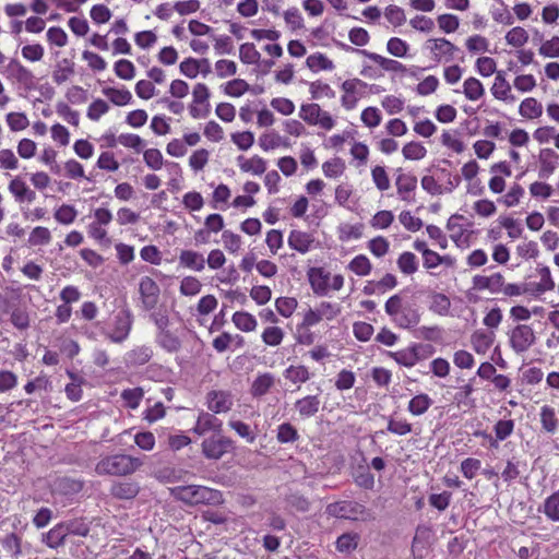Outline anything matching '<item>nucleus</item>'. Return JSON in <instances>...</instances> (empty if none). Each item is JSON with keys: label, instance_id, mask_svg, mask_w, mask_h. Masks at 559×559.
Wrapping results in <instances>:
<instances>
[{"label": "nucleus", "instance_id": "f257e3e1", "mask_svg": "<svg viewBox=\"0 0 559 559\" xmlns=\"http://www.w3.org/2000/svg\"><path fill=\"white\" fill-rule=\"evenodd\" d=\"M170 495L188 506L218 504L223 501L219 490L200 485L177 486L170 489Z\"/></svg>", "mask_w": 559, "mask_h": 559}, {"label": "nucleus", "instance_id": "f03ea898", "mask_svg": "<svg viewBox=\"0 0 559 559\" xmlns=\"http://www.w3.org/2000/svg\"><path fill=\"white\" fill-rule=\"evenodd\" d=\"M143 462L128 454H111L102 457L95 466L99 476H127L136 472Z\"/></svg>", "mask_w": 559, "mask_h": 559}, {"label": "nucleus", "instance_id": "7ed1b4c3", "mask_svg": "<svg viewBox=\"0 0 559 559\" xmlns=\"http://www.w3.org/2000/svg\"><path fill=\"white\" fill-rule=\"evenodd\" d=\"M384 309L391 320L400 328L409 329L419 322L417 309L406 302L400 294L391 296L386 300Z\"/></svg>", "mask_w": 559, "mask_h": 559}, {"label": "nucleus", "instance_id": "20e7f679", "mask_svg": "<svg viewBox=\"0 0 559 559\" xmlns=\"http://www.w3.org/2000/svg\"><path fill=\"white\" fill-rule=\"evenodd\" d=\"M201 449L202 454L207 460L217 461L234 450V441L228 437L222 436L221 432L214 433L202 441Z\"/></svg>", "mask_w": 559, "mask_h": 559}, {"label": "nucleus", "instance_id": "39448f33", "mask_svg": "<svg viewBox=\"0 0 559 559\" xmlns=\"http://www.w3.org/2000/svg\"><path fill=\"white\" fill-rule=\"evenodd\" d=\"M299 117L310 126H319L324 130H331L335 126L332 116L321 109L316 103L302 104L299 110Z\"/></svg>", "mask_w": 559, "mask_h": 559}, {"label": "nucleus", "instance_id": "423d86ee", "mask_svg": "<svg viewBox=\"0 0 559 559\" xmlns=\"http://www.w3.org/2000/svg\"><path fill=\"white\" fill-rule=\"evenodd\" d=\"M192 103L189 107L190 115L194 119L206 118L210 115L211 105L209 103L210 91L203 83H198L192 92Z\"/></svg>", "mask_w": 559, "mask_h": 559}, {"label": "nucleus", "instance_id": "0eeeda50", "mask_svg": "<svg viewBox=\"0 0 559 559\" xmlns=\"http://www.w3.org/2000/svg\"><path fill=\"white\" fill-rule=\"evenodd\" d=\"M426 48L431 52L436 62H450L460 50L447 38H430L426 41Z\"/></svg>", "mask_w": 559, "mask_h": 559}, {"label": "nucleus", "instance_id": "6e6552de", "mask_svg": "<svg viewBox=\"0 0 559 559\" xmlns=\"http://www.w3.org/2000/svg\"><path fill=\"white\" fill-rule=\"evenodd\" d=\"M367 86L368 84L360 79H349L344 81L341 85L343 91V95L341 97L342 106L346 110L354 109Z\"/></svg>", "mask_w": 559, "mask_h": 559}, {"label": "nucleus", "instance_id": "1a4fd4ad", "mask_svg": "<svg viewBox=\"0 0 559 559\" xmlns=\"http://www.w3.org/2000/svg\"><path fill=\"white\" fill-rule=\"evenodd\" d=\"M365 512V507L356 501H336L326 506V513L334 518L356 520Z\"/></svg>", "mask_w": 559, "mask_h": 559}, {"label": "nucleus", "instance_id": "9d476101", "mask_svg": "<svg viewBox=\"0 0 559 559\" xmlns=\"http://www.w3.org/2000/svg\"><path fill=\"white\" fill-rule=\"evenodd\" d=\"M159 286L157 283L148 277L143 276L139 283V293L141 295L142 306L145 310H152L158 302Z\"/></svg>", "mask_w": 559, "mask_h": 559}, {"label": "nucleus", "instance_id": "9b49d317", "mask_svg": "<svg viewBox=\"0 0 559 559\" xmlns=\"http://www.w3.org/2000/svg\"><path fill=\"white\" fill-rule=\"evenodd\" d=\"M4 73L8 79L16 81L19 84H21L23 87L27 90L34 86V74L16 59L10 60V62L5 67Z\"/></svg>", "mask_w": 559, "mask_h": 559}, {"label": "nucleus", "instance_id": "f8f14e48", "mask_svg": "<svg viewBox=\"0 0 559 559\" xmlns=\"http://www.w3.org/2000/svg\"><path fill=\"white\" fill-rule=\"evenodd\" d=\"M433 531L429 525H418L412 542V554L415 559H424L425 551L431 545Z\"/></svg>", "mask_w": 559, "mask_h": 559}, {"label": "nucleus", "instance_id": "ddd939ff", "mask_svg": "<svg viewBox=\"0 0 559 559\" xmlns=\"http://www.w3.org/2000/svg\"><path fill=\"white\" fill-rule=\"evenodd\" d=\"M397 173L395 186L400 199L408 203L414 202V192L417 188L416 176L403 173L401 168L397 169Z\"/></svg>", "mask_w": 559, "mask_h": 559}, {"label": "nucleus", "instance_id": "4468645a", "mask_svg": "<svg viewBox=\"0 0 559 559\" xmlns=\"http://www.w3.org/2000/svg\"><path fill=\"white\" fill-rule=\"evenodd\" d=\"M347 50H352L370 60L374 61L379 64L384 71L394 72V73H404L406 72V68L403 63L397 60L385 58L379 53L368 51L366 49H354L349 46L346 48Z\"/></svg>", "mask_w": 559, "mask_h": 559}, {"label": "nucleus", "instance_id": "2eb2a0df", "mask_svg": "<svg viewBox=\"0 0 559 559\" xmlns=\"http://www.w3.org/2000/svg\"><path fill=\"white\" fill-rule=\"evenodd\" d=\"M132 316L129 311H120L114 321V328L109 332V337L115 343H120L126 340L131 331Z\"/></svg>", "mask_w": 559, "mask_h": 559}, {"label": "nucleus", "instance_id": "dca6fc26", "mask_svg": "<svg viewBox=\"0 0 559 559\" xmlns=\"http://www.w3.org/2000/svg\"><path fill=\"white\" fill-rule=\"evenodd\" d=\"M463 218V215L453 214L447 223L450 238L457 247L468 246L469 231L460 223Z\"/></svg>", "mask_w": 559, "mask_h": 559}, {"label": "nucleus", "instance_id": "f3484780", "mask_svg": "<svg viewBox=\"0 0 559 559\" xmlns=\"http://www.w3.org/2000/svg\"><path fill=\"white\" fill-rule=\"evenodd\" d=\"M8 190L13 195L14 201L20 204L24 202L32 203L36 199V192L19 176L10 180Z\"/></svg>", "mask_w": 559, "mask_h": 559}, {"label": "nucleus", "instance_id": "a211bd4d", "mask_svg": "<svg viewBox=\"0 0 559 559\" xmlns=\"http://www.w3.org/2000/svg\"><path fill=\"white\" fill-rule=\"evenodd\" d=\"M111 497L119 500H131L140 492V485L130 479L114 481L110 490Z\"/></svg>", "mask_w": 559, "mask_h": 559}, {"label": "nucleus", "instance_id": "6ab92c4d", "mask_svg": "<svg viewBox=\"0 0 559 559\" xmlns=\"http://www.w3.org/2000/svg\"><path fill=\"white\" fill-rule=\"evenodd\" d=\"M222 428L223 423L215 415L207 412H201L198 416L193 432L199 436H203L209 431L219 433L222 432Z\"/></svg>", "mask_w": 559, "mask_h": 559}, {"label": "nucleus", "instance_id": "aec40b11", "mask_svg": "<svg viewBox=\"0 0 559 559\" xmlns=\"http://www.w3.org/2000/svg\"><path fill=\"white\" fill-rule=\"evenodd\" d=\"M287 242L293 250L305 254L313 248L314 238L309 233L293 229L288 235Z\"/></svg>", "mask_w": 559, "mask_h": 559}, {"label": "nucleus", "instance_id": "412c9836", "mask_svg": "<svg viewBox=\"0 0 559 559\" xmlns=\"http://www.w3.org/2000/svg\"><path fill=\"white\" fill-rule=\"evenodd\" d=\"M233 406V396L226 391H211L207 393V407L215 414L226 413Z\"/></svg>", "mask_w": 559, "mask_h": 559}, {"label": "nucleus", "instance_id": "4be33fe9", "mask_svg": "<svg viewBox=\"0 0 559 559\" xmlns=\"http://www.w3.org/2000/svg\"><path fill=\"white\" fill-rule=\"evenodd\" d=\"M307 275L316 295L324 296L328 294L330 273L325 272L322 267H310Z\"/></svg>", "mask_w": 559, "mask_h": 559}, {"label": "nucleus", "instance_id": "5701e85b", "mask_svg": "<svg viewBox=\"0 0 559 559\" xmlns=\"http://www.w3.org/2000/svg\"><path fill=\"white\" fill-rule=\"evenodd\" d=\"M84 487V481L81 479L71 478L68 476L58 477L55 479L52 485L53 492L66 496V497H72L74 495H78L82 491Z\"/></svg>", "mask_w": 559, "mask_h": 559}, {"label": "nucleus", "instance_id": "b1692460", "mask_svg": "<svg viewBox=\"0 0 559 559\" xmlns=\"http://www.w3.org/2000/svg\"><path fill=\"white\" fill-rule=\"evenodd\" d=\"M503 275L495 273L489 276L476 275L473 277V287L477 290H488L491 294H500Z\"/></svg>", "mask_w": 559, "mask_h": 559}, {"label": "nucleus", "instance_id": "393cba45", "mask_svg": "<svg viewBox=\"0 0 559 559\" xmlns=\"http://www.w3.org/2000/svg\"><path fill=\"white\" fill-rule=\"evenodd\" d=\"M535 340L533 330L525 324L518 325L511 333V345L513 349H526Z\"/></svg>", "mask_w": 559, "mask_h": 559}, {"label": "nucleus", "instance_id": "a878e982", "mask_svg": "<svg viewBox=\"0 0 559 559\" xmlns=\"http://www.w3.org/2000/svg\"><path fill=\"white\" fill-rule=\"evenodd\" d=\"M539 177L549 178L556 170L559 155L552 148H543L539 152Z\"/></svg>", "mask_w": 559, "mask_h": 559}, {"label": "nucleus", "instance_id": "bb28decb", "mask_svg": "<svg viewBox=\"0 0 559 559\" xmlns=\"http://www.w3.org/2000/svg\"><path fill=\"white\" fill-rule=\"evenodd\" d=\"M180 266L195 272H202L205 267V259L202 253L194 250H182L178 257Z\"/></svg>", "mask_w": 559, "mask_h": 559}, {"label": "nucleus", "instance_id": "cd10ccee", "mask_svg": "<svg viewBox=\"0 0 559 559\" xmlns=\"http://www.w3.org/2000/svg\"><path fill=\"white\" fill-rule=\"evenodd\" d=\"M237 162L240 170L243 173H250L252 175L260 176L266 170V160L258 155H254L251 158H246L245 156L240 155L238 156Z\"/></svg>", "mask_w": 559, "mask_h": 559}, {"label": "nucleus", "instance_id": "c85d7f7f", "mask_svg": "<svg viewBox=\"0 0 559 559\" xmlns=\"http://www.w3.org/2000/svg\"><path fill=\"white\" fill-rule=\"evenodd\" d=\"M321 401L318 395H308L295 403V408L298 411L301 417L314 416L320 408Z\"/></svg>", "mask_w": 559, "mask_h": 559}, {"label": "nucleus", "instance_id": "c756f323", "mask_svg": "<svg viewBox=\"0 0 559 559\" xmlns=\"http://www.w3.org/2000/svg\"><path fill=\"white\" fill-rule=\"evenodd\" d=\"M67 536L64 525L60 522L44 534L41 540L49 548L56 549L64 545Z\"/></svg>", "mask_w": 559, "mask_h": 559}, {"label": "nucleus", "instance_id": "7c9ffc66", "mask_svg": "<svg viewBox=\"0 0 559 559\" xmlns=\"http://www.w3.org/2000/svg\"><path fill=\"white\" fill-rule=\"evenodd\" d=\"M360 535L355 532H347L337 537L335 547L338 552L350 554L357 549Z\"/></svg>", "mask_w": 559, "mask_h": 559}, {"label": "nucleus", "instance_id": "2f4dec72", "mask_svg": "<svg viewBox=\"0 0 559 559\" xmlns=\"http://www.w3.org/2000/svg\"><path fill=\"white\" fill-rule=\"evenodd\" d=\"M397 267L404 275H413L418 271L419 262L411 251L402 252L396 260Z\"/></svg>", "mask_w": 559, "mask_h": 559}, {"label": "nucleus", "instance_id": "473e14b6", "mask_svg": "<svg viewBox=\"0 0 559 559\" xmlns=\"http://www.w3.org/2000/svg\"><path fill=\"white\" fill-rule=\"evenodd\" d=\"M102 92L116 106H126L132 100L131 92L124 87H105Z\"/></svg>", "mask_w": 559, "mask_h": 559}, {"label": "nucleus", "instance_id": "72a5a7b5", "mask_svg": "<svg viewBox=\"0 0 559 559\" xmlns=\"http://www.w3.org/2000/svg\"><path fill=\"white\" fill-rule=\"evenodd\" d=\"M306 64L313 72L321 70L331 71L334 69L333 61L321 52L310 55L306 60Z\"/></svg>", "mask_w": 559, "mask_h": 559}, {"label": "nucleus", "instance_id": "f704fd0d", "mask_svg": "<svg viewBox=\"0 0 559 559\" xmlns=\"http://www.w3.org/2000/svg\"><path fill=\"white\" fill-rule=\"evenodd\" d=\"M519 112L527 119H535L542 116L543 106L535 98L528 97L520 104Z\"/></svg>", "mask_w": 559, "mask_h": 559}, {"label": "nucleus", "instance_id": "c9c22d12", "mask_svg": "<svg viewBox=\"0 0 559 559\" xmlns=\"http://www.w3.org/2000/svg\"><path fill=\"white\" fill-rule=\"evenodd\" d=\"M347 269L358 276H367L371 273L372 264L365 254H358L352 259Z\"/></svg>", "mask_w": 559, "mask_h": 559}, {"label": "nucleus", "instance_id": "e433bc0d", "mask_svg": "<svg viewBox=\"0 0 559 559\" xmlns=\"http://www.w3.org/2000/svg\"><path fill=\"white\" fill-rule=\"evenodd\" d=\"M51 233L47 227L37 226L29 233L27 242L31 247L46 246L51 241Z\"/></svg>", "mask_w": 559, "mask_h": 559}, {"label": "nucleus", "instance_id": "4c0bfd02", "mask_svg": "<svg viewBox=\"0 0 559 559\" xmlns=\"http://www.w3.org/2000/svg\"><path fill=\"white\" fill-rule=\"evenodd\" d=\"M432 405V400L425 393L415 395L408 403V412L415 416L423 415Z\"/></svg>", "mask_w": 559, "mask_h": 559}, {"label": "nucleus", "instance_id": "58836bf2", "mask_svg": "<svg viewBox=\"0 0 559 559\" xmlns=\"http://www.w3.org/2000/svg\"><path fill=\"white\" fill-rule=\"evenodd\" d=\"M463 93L469 100H478L485 93L481 82L476 78H468L464 81Z\"/></svg>", "mask_w": 559, "mask_h": 559}, {"label": "nucleus", "instance_id": "ea45409f", "mask_svg": "<svg viewBox=\"0 0 559 559\" xmlns=\"http://www.w3.org/2000/svg\"><path fill=\"white\" fill-rule=\"evenodd\" d=\"M274 384V377L271 373L259 376L251 385V394L254 397L263 396Z\"/></svg>", "mask_w": 559, "mask_h": 559}, {"label": "nucleus", "instance_id": "a19ab883", "mask_svg": "<svg viewBox=\"0 0 559 559\" xmlns=\"http://www.w3.org/2000/svg\"><path fill=\"white\" fill-rule=\"evenodd\" d=\"M62 524L64 525L67 535L85 537L91 531L90 524L86 523L83 519L63 521Z\"/></svg>", "mask_w": 559, "mask_h": 559}, {"label": "nucleus", "instance_id": "79ce46f5", "mask_svg": "<svg viewBox=\"0 0 559 559\" xmlns=\"http://www.w3.org/2000/svg\"><path fill=\"white\" fill-rule=\"evenodd\" d=\"M539 511H542L540 508ZM543 512L550 521L559 522V490L545 499Z\"/></svg>", "mask_w": 559, "mask_h": 559}, {"label": "nucleus", "instance_id": "37998d69", "mask_svg": "<svg viewBox=\"0 0 559 559\" xmlns=\"http://www.w3.org/2000/svg\"><path fill=\"white\" fill-rule=\"evenodd\" d=\"M540 423L543 429L549 433H554L557 430L558 419L556 417L555 409L548 405H545L540 409Z\"/></svg>", "mask_w": 559, "mask_h": 559}, {"label": "nucleus", "instance_id": "c03bdc74", "mask_svg": "<svg viewBox=\"0 0 559 559\" xmlns=\"http://www.w3.org/2000/svg\"><path fill=\"white\" fill-rule=\"evenodd\" d=\"M233 322L235 325L245 332L253 331L257 326V320L255 318L243 311H237L233 314Z\"/></svg>", "mask_w": 559, "mask_h": 559}, {"label": "nucleus", "instance_id": "a18cd8bd", "mask_svg": "<svg viewBox=\"0 0 559 559\" xmlns=\"http://www.w3.org/2000/svg\"><path fill=\"white\" fill-rule=\"evenodd\" d=\"M511 92V85L504 79L501 72H498L491 87L492 95L500 100H507Z\"/></svg>", "mask_w": 559, "mask_h": 559}, {"label": "nucleus", "instance_id": "49530a36", "mask_svg": "<svg viewBox=\"0 0 559 559\" xmlns=\"http://www.w3.org/2000/svg\"><path fill=\"white\" fill-rule=\"evenodd\" d=\"M202 288L201 282L194 276H185L179 286V292L181 295L187 297L197 296Z\"/></svg>", "mask_w": 559, "mask_h": 559}, {"label": "nucleus", "instance_id": "de8ad7c7", "mask_svg": "<svg viewBox=\"0 0 559 559\" xmlns=\"http://www.w3.org/2000/svg\"><path fill=\"white\" fill-rule=\"evenodd\" d=\"M276 439L280 443H292L299 439V435L290 423H283L277 428Z\"/></svg>", "mask_w": 559, "mask_h": 559}, {"label": "nucleus", "instance_id": "09e8293b", "mask_svg": "<svg viewBox=\"0 0 559 559\" xmlns=\"http://www.w3.org/2000/svg\"><path fill=\"white\" fill-rule=\"evenodd\" d=\"M309 92L313 99H320L322 97H326V98L335 97L334 90L328 83H324L322 81L311 82L309 85Z\"/></svg>", "mask_w": 559, "mask_h": 559}, {"label": "nucleus", "instance_id": "8fccbe9b", "mask_svg": "<svg viewBox=\"0 0 559 559\" xmlns=\"http://www.w3.org/2000/svg\"><path fill=\"white\" fill-rule=\"evenodd\" d=\"M402 154L406 159L409 160H419L423 159L426 154V147L419 142H409L405 144L402 148Z\"/></svg>", "mask_w": 559, "mask_h": 559}, {"label": "nucleus", "instance_id": "3c124183", "mask_svg": "<svg viewBox=\"0 0 559 559\" xmlns=\"http://www.w3.org/2000/svg\"><path fill=\"white\" fill-rule=\"evenodd\" d=\"M143 160L152 170H159L164 165V157L158 148H147L143 152Z\"/></svg>", "mask_w": 559, "mask_h": 559}, {"label": "nucleus", "instance_id": "603ef678", "mask_svg": "<svg viewBox=\"0 0 559 559\" xmlns=\"http://www.w3.org/2000/svg\"><path fill=\"white\" fill-rule=\"evenodd\" d=\"M371 178L374 186L380 191H386L391 186L389 175L383 166H374L371 169Z\"/></svg>", "mask_w": 559, "mask_h": 559}, {"label": "nucleus", "instance_id": "864d4df0", "mask_svg": "<svg viewBox=\"0 0 559 559\" xmlns=\"http://www.w3.org/2000/svg\"><path fill=\"white\" fill-rule=\"evenodd\" d=\"M354 480L357 486L364 489H372L374 487V477L367 466H358L354 475Z\"/></svg>", "mask_w": 559, "mask_h": 559}, {"label": "nucleus", "instance_id": "5fc2aeb1", "mask_svg": "<svg viewBox=\"0 0 559 559\" xmlns=\"http://www.w3.org/2000/svg\"><path fill=\"white\" fill-rule=\"evenodd\" d=\"M239 58L246 64H255L259 62L261 55L253 44L246 43L239 48Z\"/></svg>", "mask_w": 559, "mask_h": 559}, {"label": "nucleus", "instance_id": "6e6d98bb", "mask_svg": "<svg viewBox=\"0 0 559 559\" xmlns=\"http://www.w3.org/2000/svg\"><path fill=\"white\" fill-rule=\"evenodd\" d=\"M506 40L513 47H522L527 43L528 34L523 27L515 26L507 33Z\"/></svg>", "mask_w": 559, "mask_h": 559}, {"label": "nucleus", "instance_id": "4d7b16f0", "mask_svg": "<svg viewBox=\"0 0 559 559\" xmlns=\"http://www.w3.org/2000/svg\"><path fill=\"white\" fill-rule=\"evenodd\" d=\"M474 391L472 383H466L459 388V391L453 396V402L459 406L472 407L474 405V401L471 399V395Z\"/></svg>", "mask_w": 559, "mask_h": 559}, {"label": "nucleus", "instance_id": "13d9d810", "mask_svg": "<svg viewBox=\"0 0 559 559\" xmlns=\"http://www.w3.org/2000/svg\"><path fill=\"white\" fill-rule=\"evenodd\" d=\"M11 131H22L29 124L28 118L24 112H9L5 117Z\"/></svg>", "mask_w": 559, "mask_h": 559}, {"label": "nucleus", "instance_id": "bf43d9fd", "mask_svg": "<svg viewBox=\"0 0 559 559\" xmlns=\"http://www.w3.org/2000/svg\"><path fill=\"white\" fill-rule=\"evenodd\" d=\"M322 170L325 177L337 178L343 175L345 164L341 158H333L323 163Z\"/></svg>", "mask_w": 559, "mask_h": 559}, {"label": "nucleus", "instance_id": "052dcab7", "mask_svg": "<svg viewBox=\"0 0 559 559\" xmlns=\"http://www.w3.org/2000/svg\"><path fill=\"white\" fill-rule=\"evenodd\" d=\"M367 247L374 257L382 258L389 252L390 242L383 236H377L369 240Z\"/></svg>", "mask_w": 559, "mask_h": 559}, {"label": "nucleus", "instance_id": "680f3d73", "mask_svg": "<svg viewBox=\"0 0 559 559\" xmlns=\"http://www.w3.org/2000/svg\"><path fill=\"white\" fill-rule=\"evenodd\" d=\"M1 544L2 547L15 558L22 554V539L15 533L5 535Z\"/></svg>", "mask_w": 559, "mask_h": 559}, {"label": "nucleus", "instance_id": "e2e57ef3", "mask_svg": "<svg viewBox=\"0 0 559 559\" xmlns=\"http://www.w3.org/2000/svg\"><path fill=\"white\" fill-rule=\"evenodd\" d=\"M24 390L27 394H33L34 392L41 391V390L49 392L52 390V386H51V382L49 381V379L46 376L40 374V376L36 377L35 379L28 381L25 384Z\"/></svg>", "mask_w": 559, "mask_h": 559}, {"label": "nucleus", "instance_id": "0e129e2a", "mask_svg": "<svg viewBox=\"0 0 559 559\" xmlns=\"http://www.w3.org/2000/svg\"><path fill=\"white\" fill-rule=\"evenodd\" d=\"M394 221V215L391 211H379L377 212L371 221L370 225L376 229H386L391 226Z\"/></svg>", "mask_w": 559, "mask_h": 559}, {"label": "nucleus", "instance_id": "69168bd1", "mask_svg": "<svg viewBox=\"0 0 559 559\" xmlns=\"http://www.w3.org/2000/svg\"><path fill=\"white\" fill-rule=\"evenodd\" d=\"M109 105L104 99H95L87 108L86 116L92 121H98L102 116L107 114Z\"/></svg>", "mask_w": 559, "mask_h": 559}, {"label": "nucleus", "instance_id": "338daca9", "mask_svg": "<svg viewBox=\"0 0 559 559\" xmlns=\"http://www.w3.org/2000/svg\"><path fill=\"white\" fill-rule=\"evenodd\" d=\"M115 73L122 80H132L134 78L135 68L130 60L120 59L115 63Z\"/></svg>", "mask_w": 559, "mask_h": 559}, {"label": "nucleus", "instance_id": "774afa93", "mask_svg": "<svg viewBox=\"0 0 559 559\" xmlns=\"http://www.w3.org/2000/svg\"><path fill=\"white\" fill-rule=\"evenodd\" d=\"M540 56L545 58H558L559 57V36H554L550 39L543 43L538 49Z\"/></svg>", "mask_w": 559, "mask_h": 559}]
</instances>
